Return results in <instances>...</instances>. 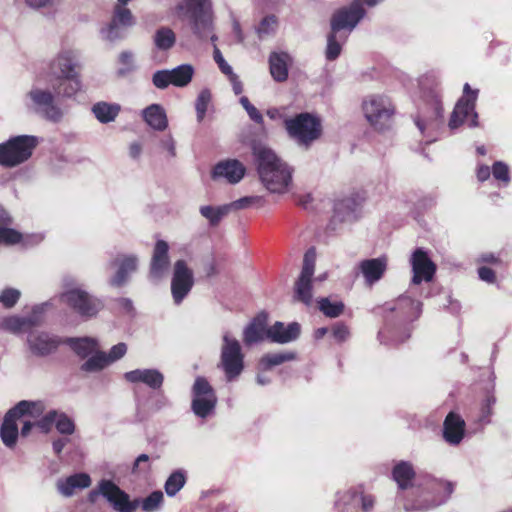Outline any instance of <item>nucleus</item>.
I'll use <instances>...</instances> for the list:
<instances>
[{
    "label": "nucleus",
    "instance_id": "1",
    "mask_svg": "<svg viewBox=\"0 0 512 512\" xmlns=\"http://www.w3.org/2000/svg\"><path fill=\"white\" fill-rule=\"evenodd\" d=\"M261 182L271 193L284 194L293 186V168L266 147L254 149Z\"/></svg>",
    "mask_w": 512,
    "mask_h": 512
},
{
    "label": "nucleus",
    "instance_id": "2",
    "mask_svg": "<svg viewBox=\"0 0 512 512\" xmlns=\"http://www.w3.org/2000/svg\"><path fill=\"white\" fill-rule=\"evenodd\" d=\"M76 68V53L71 50L61 51L51 61L45 80L57 95L70 97L81 88Z\"/></svg>",
    "mask_w": 512,
    "mask_h": 512
},
{
    "label": "nucleus",
    "instance_id": "3",
    "mask_svg": "<svg viewBox=\"0 0 512 512\" xmlns=\"http://www.w3.org/2000/svg\"><path fill=\"white\" fill-rule=\"evenodd\" d=\"M284 125L289 137L305 148L322 135L320 119L310 113H300L292 118H286Z\"/></svg>",
    "mask_w": 512,
    "mask_h": 512
},
{
    "label": "nucleus",
    "instance_id": "4",
    "mask_svg": "<svg viewBox=\"0 0 512 512\" xmlns=\"http://www.w3.org/2000/svg\"><path fill=\"white\" fill-rule=\"evenodd\" d=\"M44 411L41 402L21 401L14 408L10 409L3 420L0 436L7 447H13L18 437L17 420L23 416L38 418Z\"/></svg>",
    "mask_w": 512,
    "mask_h": 512
},
{
    "label": "nucleus",
    "instance_id": "5",
    "mask_svg": "<svg viewBox=\"0 0 512 512\" xmlns=\"http://www.w3.org/2000/svg\"><path fill=\"white\" fill-rule=\"evenodd\" d=\"M64 287L65 291L61 295L62 301L81 316H94L102 308L101 302L78 286L74 280H66Z\"/></svg>",
    "mask_w": 512,
    "mask_h": 512
},
{
    "label": "nucleus",
    "instance_id": "6",
    "mask_svg": "<svg viewBox=\"0 0 512 512\" xmlns=\"http://www.w3.org/2000/svg\"><path fill=\"white\" fill-rule=\"evenodd\" d=\"M38 141L33 136H17L0 144V164L14 167L26 161L36 147Z\"/></svg>",
    "mask_w": 512,
    "mask_h": 512
},
{
    "label": "nucleus",
    "instance_id": "7",
    "mask_svg": "<svg viewBox=\"0 0 512 512\" xmlns=\"http://www.w3.org/2000/svg\"><path fill=\"white\" fill-rule=\"evenodd\" d=\"M363 112L371 126L382 130L390 125L395 107L387 96L372 95L364 100Z\"/></svg>",
    "mask_w": 512,
    "mask_h": 512
},
{
    "label": "nucleus",
    "instance_id": "8",
    "mask_svg": "<svg viewBox=\"0 0 512 512\" xmlns=\"http://www.w3.org/2000/svg\"><path fill=\"white\" fill-rule=\"evenodd\" d=\"M244 355L239 341L226 332L223 335L221 347L220 365L225 372L228 381L238 377L244 367Z\"/></svg>",
    "mask_w": 512,
    "mask_h": 512
},
{
    "label": "nucleus",
    "instance_id": "9",
    "mask_svg": "<svg viewBox=\"0 0 512 512\" xmlns=\"http://www.w3.org/2000/svg\"><path fill=\"white\" fill-rule=\"evenodd\" d=\"M477 101V91H471L469 84L464 85L463 96L458 100L449 120L451 129L458 128L461 125L469 127L477 126L478 114L475 111Z\"/></svg>",
    "mask_w": 512,
    "mask_h": 512
},
{
    "label": "nucleus",
    "instance_id": "10",
    "mask_svg": "<svg viewBox=\"0 0 512 512\" xmlns=\"http://www.w3.org/2000/svg\"><path fill=\"white\" fill-rule=\"evenodd\" d=\"M186 11L194 19V32L201 38L208 37L211 33L212 16L209 11V0H185ZM179 14H184V7H179Z\"/></svg>",
    "mask_w": 512,
    "mask_h": 512
},
{
    "label": "nucleus",
    "instance_id": "11",
    "mask_svg": "<svg viewBox=\"0 0 512 512\" xmlns=\"http://www.w3.org/2000/svg\"><path fill=\"white\" fill-rule=\"evenodd\" d=\"M382 0H355L349 7H344L336 11L332 17L333 31H340L343 29L353 30L358 22L364 16V9L362 2L369 6H373Z\"/></svg>",
    "mask_w": 512,
    "mask_h": 512
},
{
    "label": "nucleus",
    "instance_id": "12",
    "mask_svg": "<svg viewBox=\"0 0 512 512\" xmlns=\"http://www.w3.org/2000/svg\"><path fill=\"white\" fill-rule=\"evenodd\" d=\"M217 402L213 388L203 377H198L193 385L192 409L199 417L208 416L215 408Z\"/></svg>",
    "mask_w": 512,
    "mask_h": 512
},
{
    "label": "nucleus",
    "instance_id": "13",
    "mask_svg": "<svg viewBox=\"0 0 512 512\" xmlns=\"http://www.w3.org/2000/svg\"><path fill=\"white\" fill-rule=\"evenodd\" d=\"M193 75V66L190 64H182L171 70H159L155 72L152 81L159 89H165L169 85L185 87L191 82Z\"/></svg>",
    "mask_w": 512,
    "mask_h": 512
},
{
    "label": "nucleus",
    "instance_id": "14",
    "mask_svg": "<svg viewBox=\"0 0 512 512\" xmlns=\"http://www.w3.org/2000/svg\"><path fill=\"white\" fill-rule=\"evenodd\" d=\"M316 253L309 249L304 256L301 274L295 284L296 298L306 305L312 303V276L315 270Z\"/></svg>",
    "mask_w": 512,
    "mask_h": 512
},
{
    "label": "nucleus",
    "instance_id": "15",
    "mask_svg": "<svg viewBox=\"0 0 512 512\" xmlns=\"http://www.w3.org/2000/svg\"><path fill=\"white\" fill-rule=\"evenodd\" d=\"M194 284L193 272L184 260H178L174 264L173 277L171 281V292L176 304L190 292Z\"/></svg>",
    "mask_w": 512,
    "mask_h": 512
},
{
    "label": "nucleus",
    "instance_id": "16",
    "mask_svg": "<svg viewBox=\"0 0 512 512\" xmlns=\"http://www.w3.org/2000/svg\"><path fill=\"white\" fill-rule=\"evenodd\" d=\"M99 493L102 494L112 507L118 512H134L138 501H130L129 495L121 490L110 480H102L99 485Z\"/></svg>",
    "mask_w": 512,
    "mask_h": 512
},
{
    "label": "nucleus",
    "instance_id": "17",
    "mask_svg": "<svg viewBox=\"0 0 512 512\" xmlns=\"http://www.w3.org/2000/svg\"><path fill=\"white\" fill-rule=\"evenodd\" d=\"M134 24L135 18L130 9L115 5L112 20L107 29L103 30V35L109 41L122 39L125 36V30Z\"/></svg>",
    "mask_w": 512,
    "mask_h": 512
},
{
    "label": "nucleus",
    "instance_id": "18",
    "mask_svg": "<svg viewBox=\"0 0 512 512\" xmlns=\"http://www.w3.org/2000/svg\"><path fill=\"white\" fill-rule=\"evenodd\" d=\"M429 489L436 493L443 492V495L441 497H439L438 499L433 500L431 503H426L427 494L423 493L421 495V497L423 498L422 502L413 504V503H410L409 501H407L404 504V509L408 512H415V511L427 510L429 508L438 506V505L444 503L449 498V496L452 494V492L454 490V485L451 482H444L441 480H431L429 482Z\"/></svg>",
    "mask_w": 512,
    "mask_h": 512
},
{
    "label": "nucleus",
    "instance_id": "19",
    "mask_svg": "<svg viewBox=\"0 0 512 512\" xmlns=\"http://www.w3.org/2000/svg\"><path fill=\"white\" fill-rule=\"evenodd\" d=\"M29 97L35 110L47 119L58 121L62 117V112L54 104L53 96L49 91L34 88L30 91Z\"/></svg>",
    "mask_w": 512,
    "mask_h": 512
},
{
    "label": "nucleus",
    "instance_id": "20",
    "mask_svg": "<svg viewBox=\"0 0 512 512\" xmlns=\"http://www.w3.org/2000/svg\"><path fill=\"white\" fill-rule=\"evenodd\" d=\"M411 265L413 270L412 282L414 284H420L422 281L429 282L432 280L436 271V266L423 249L419 248L413 253Z\"/></svg>",
    "mask_w": 512,
    "mask_h": 512
},
{
    "label": "nucleus",
    "instance_id": "21",
    "mask_svg": "<svg viewBox=\"0 0 512 512\" xmlns=\"http://www.w3.org/2000/svg\"><path fill=\"white\" fill-rule=\"evenodd\" d=\"M244 165L235 159H228L217 163L212 170L214 180H225L230 184H236L245 175Z\"/></svg>",
    "mask_w": 512,
    "mask_h": 512
},
{
    "label": "nucleus",
    "instance_id": "22",
    "mask_svg": "<svg viewBox=\"0 0 512 512\" xmlns=\"http://www.w3.org/2000/svg\"><path fill=\"white\" fill-rule=\"evenodd\" d=\"M267 316L259 314L244 329L243 341L250 346L268 339Z\"/></svg>",
    "mask_w": 512,
    "mask_h": 512
},
{
    "label": "nucleus",
    "instance_id": "23",
    "mask_svg": "<svg viewBox=\"0 0 512 512\" xmlns=\"http://www.w3.org/2000/svg\"><path fill=\"white\" fill-rule=\"evenodd\" d=\"M30 350L36 355H47L54 352L60 340L45 332H32L28 337Z\"/></svg>",
    "mask_w": 512,
    "mask_h": 512
},
{
    "label": "nucleus",
    "instance_id": "24",
    "mask_svg": "<svg viewBox=\"0 0 512 512\" xmlns=\"http://www.w3.org/2000/svg\"><path fill=\"white\" fill-rule=\"evenodd\" d=\"M300 335V325L296 322L287 326L282 322H276L268 329V340L274 343L285 344L296 340Z\"/></svg>",
    "mask_w": 512,
    "mask_h": 512
},
{
    "label": "nucleus",
    "instance_id": "25",
    "mask_svg": "<svg viewBox=\"0 0 512 512\" xmlns=\"http://www.w3.org/2000/svg\"><path fill=\"white\" fill-rule=\"evenodd\" d=\"M168 249V244L162 240L155 245L150 268V277L154 280L160 279L168 268Z\"/></svg>",
    "mask_w": 512,
    "mask_h": 512
},
{
    "label": "nucleus",
    "instance_id": "26",
    "mask_svg": "<svg viewBox=\"0 0 512 512\" xmlns=\"http://www.w3.org/2000/svg\"><path fill=\"white\" fill-rule=\"evenodd\" d=\"M53 423H55L57 430L62 434H72L74 432L75 426L73 421L65 414L56 411L49 412L39 420L38 427H40L43 432H48Z\"/></svg>",
    "mask_w": 512,
    "mask_h": 512
},
{
    "label": "nucleus",
    "instance_id": "27",
    "mask_svg": "<svg viewBox=\"0 0 512 512\" xmlns=\"http://www.w3.org/2000/svg\"><path fill=\"white\" fill-rule=\"evenodd\" d=\"M124 378L131 383H144L153 389L160 388L164 379L156 369H136L126 372Z\"/></svg>",
    "mask_w": 512,
    "mask_h": 512
},
{
    "label": "nucleus",
    "instance_id": "28",
    "mask_svg": "<svg viewBox=\"0 0 512 512\" xmlns=\"http://www.w3.org/2000/svg\"><path fill=\"white\" fill-rule=\"evenodd\" d=\"M464 420L456 413H449L444 421V439L452 445H457L461 442L464 435Z\"/></svg>",
    "mask_w": 512,
    "mask_h": 512
},
{
    "label": "nucleus",
    "instance_id": "29",
    "mask_svg": "<svg viewBox=\"0 0 512 512\" xmlns=\"http://www.w3.org/2000/svg\"><path fill=\"white\" fill-rule=\"evenodd\" d=\"M91 485V478L86 473H77L57 481V489L65 497L72 496L77 489H84Z\"/></svg>",
    "mask_w": 512,
    "mask_h": 512
},
{
    "label": "nucleus",
    "instance_id": "30",
    "mask_svg": "<svg viewBox=\"0 0 512 512\" xmlns=\"http://www.w3.org/2000/svg\"><path fill=\"white\" fill-rule=\"evenodd\" d=\"M390 310L395 311L397 315L401 316L403 319L412 321L420 316L422 304L420 301L414 300L408 296H401L395 301V304Z\"/></svg>",
    "mask_w": 512,
    "mask_h": 512
},
{
    "label": "nucleus",
    "instance_id": "31",
    "mask_svg": "<svg viewBox=\"0 0 512 512\" xmlns=\"http://www.w3.org/2000/svg\"><path fill=\"white\" fill-rule=\"evenodd\" d=\"M386 266L387 263L384 258L364 260L359 264L366 282L370 285L377 282L383 276Z\"/></svg>",
    "mask_w": 512,
    "mask_h": 512
},
{
    "label": "nucleus",
    "instance_id": "32",
    "mask_svg": "<svg viewBox=\"0 0 512 512\" xmlns=\"http://www.w3.org/2000/svg\"><path fill=\"white\" fill-rule=\"evenodd\" d=\"M291 58L287 53H272L269 57L270 73L277 82H283L288 77V66Z\"/></svg>",
    "mask_w": 512,
    "mask_h": 512
},
{
    "label": "nucleus",
    "instance_id": "33",
    "mask_svg": "<svg viewBox=\"0 0 512 512\" xmlns=\"http://www.w3.org/2000/svg\"><path fill=\"white\" fill-rule=\"evenodd\" d=\"M116 264L118 270L112 278L111 284L121 286L127 281L129 274L137 269V258L133 255H123L117 259Z\"/></svg>",
    "mask_w": 512,
    "mask_h": 512
},
{
    "label": "nucleus",
    "instance_id": "34",
    "mask_svg": "<svg viewBox=\"0 0 512 512\" xmlns=\"http://www.w3.org/2000/svg\"><path fill=\"white\" fill-rule=\"evenodd\" d=\"M145 122L153 129L163 131L168 121L165 110L158 104H152L142 112Z\"/></svg>",
    "mask_w": 512,
    "mask_h": 512
},
{
    "label": "nucleus",
    "instance_id": "35",
    "mask_svg": "<svg viewBox=\"0 0 512 512\" xmlns=\"http://www.w3.org/2000/svg\"><path fill=\"white\" fill-rule=\"evenodd\" d=\"M230 210L231 206L228 204L221 206L204 205L200 207L199 212L208 220L211 226H217Z\"/></svg>",
    "mask_w": 512,
    "mask_h": 512
},
{
    "label": "nucleus",
    "instance_id": "36",
    "mask_svg": "<svg viewBox=\"0 0 512 512\" xmlns=\"http://www.w3.org/2000/svg\"><path fill=\"white\" fill-rule=\"evenodd\" d=\"M95 117L102 123L113 121L120 111V106L117 104H109L106 102H99L92 108Z\"/></svg>",
    "mask_w": 512,
    "mask_h": 512
},
{
    "label": "nucleus",
    "instance_id": "37",
    "mask_svg": "<svg viewBox=\"0 0 512 512\" xmlns=\"http://www.w3.org/2000/svg\"><path fill=\"white\" fill-rule=\"evenodd\" d=\"M68 341L71 348L76 352L77 355L81 357L92 355L98 350V343L93 338L84 337L69 339Z\"/></svg>",
    "mask_w": 512,
    "mask_h": 512
},
{
    "label": "nucleus",
    "instance_id": "38",
    "mask_svg": "<svg viewBox=\"0 0 512 512\" xmlns=\"http://www.w3.org/2000/svg\"><path fill=\"white\" fill-rule=\"evenodd\" d=\"M31 325L32 322L29 319L17 316L5 317L0 320V329L14 334L27 330Z\"/></svg>",
    "mask_w": 512,
    "mask_h": 512
},
{
    "label": "nucleus",
    "instance_id": "39",
    "mask_svg": "<svg viewBox=\"0 0 512 512\" xmlns=\"http://www.w3.org/2000/svg\"><path fill=\"white\" fill-rule=\"evenodd\" d=\"M153 41L157 49L166 51L174 46L176 35L170 28L161 27L155 32Z\"/></svg>",
    "mask_w": 512,
    "mask_h": 512
},
{
    "label": "nucleus",
    "instance_id": "40",
    "mask_svg": "<svg viewBox=\"0 0 512 512\" xmlns=\"http://www.w3.org/2000/svg\"><path fill=\"white\" fill-rule=\"evenodd\" d=\"M413 476V468L411 464L407 462H401L393 469V478L401 489H406L409 486Z\"/></svg>",
    "mask_w": 512,
    "mask_h": 512
},
{
    "label": "nucleus",
    "instance_id": "41",
    "mask_svg": "<svg viewBox=\"0 0 512 512\" xmlns=\"http://www.w3.org/2000/svg\"><path fill=\"white\" fill-rule=\"evenodd\" d=\"M295 357L296 355L294 352L268 353L262 356L259 361V365L262 369H270L273 366L294 360Z\"/></svg>",
    "mask_w": 512,
    "mask_h": 512
},
{
    "label": "nucleus",
    "instance_id": "42",
    "mask_svg": "<svg viewBox=\"0 0 512 512\" xmlns=\"http://www.w3.org/2000/svg\"><path fill=\"white\" fill-rule=\"evenodd\" d=\"M186 475L183 470L173 472L165 483V492L168 496H175L185 485Z\"/></svg>",
    "mask_w": 512,
    "mask_h": 512
},
{
    "label": "nucleus",
    "instance_id": "43",
    "mask_svg": "<svg viewBox=\"0 0 512 512\" xmlns=\"http://www.w3.org/2000/svg\"><path fill=\"white\" fill-rule=\"evenodd\" d=\"M108 365H109V360H107L106 354L103 352H99L97 350L82 365V370H84L86 372H96V371H99V370L105 368Z\"/></svg>",
    "mask_w": 512,
    "mask_h": 512
},
{
    "label": "nucleus",
    "instance_id": "44",
    "mask_svg": "<svg viewBox=\"0 0 512 512\" xmlns=\"http://www.w3.org/2000/svg\"><path fill=\"white\" fill-rule=\"evenodd\" d=\"M319 309L328 317H338L344 309L342 302H331L328 298H322L318 301Z\"/></svg>",
    "mask_w": 512,
    "mask_h": 512
},
{
    "label": "nucleus",
    "instance_id": "45",
    "mask_svg": "<svg viewBox=\"0 0 512 512\" xmlns=\"http://www.w3.org/2000/svg\"><path fill=\"white\" fill-rule=\"evenodd\" d=\"M211 101V93L209 90H202L196 100L195 109L197 113V120L201 122L206 114L208 105Z\"/></svg>",
    "mask_w": 512,
    "mask_h": 512
},
{
    "label": "nucleus",
    "instance_id": "46",
    "mask_svg": "<svg viewBox=\"0 0 512 512\" xmlns=\"http://www.w3.org/2000/svg\"><path fill=\"white\" fill-rule=\"evenodd\" d=\"M264 204V198L262 196H246L243 198H240L236 201H233L232 203L228 204L231 206V210H240L247 207H250L252 205H259L262 206Z\"/></svg>",
    "mask_w": 512,
    "mask_h": 512
},
{
    "label": "nucleus",
    "instance_id": "47",
    "mask_svg": "<svg viewBox=\"0 0 512 512\" xmlns=\"http://www.w3.org/2000/svg\"><path fill=\"white\" fill-rule=\"evenodd\" d=\"M163 502V493L161 491H154L142 502V509L145 512H153L157 510Z\"/></svg>",
    "mask_w": 512,
    "mask_h": 512
},
{
    "label": "nucleus",
    "instance_id": "48",
    "mask_svg": "<svg viewBox=\"0 0 512 512\" xmlns=\"http://www.w3.org/2000/svg\"><path fill=\"white\" fill-rule=\"evenodd\" d=\"M339 31H333L331 28V34L328 36L327 40V49H326V57L329 60L336 59L341 52V44L336 41V34Z\"/></svg>",
    "mask_w": 512,
    "mask_h": 512
},
{
    "label": "nucleus",
    "instance_id": "49",
    "mask_svg": "<svg viewBox=\"0 0 512 512\" xmlns=\"http://www.w3.org/2000/svg\"><path fill=\"white\" fill-rule=\"evenodd\" d=\"M20 298V291L13 288H7L0 294V303L7 308L13 307Z\"/></svg>",
    "mask_w": 512,
    "mask_h": 512
},
{
    "label": "nucleus",
    "instance_id": "50",
    "mask_svg": "<svg viewBox=\"0 0 512 512\" xmlns=\"http://www.w3.org/2000/svg\"><path fill=\"white\" fill-rule=\"evenodd\" d=\"M22 240V235L13 230L8 228H2L0 229V241L4 242L6 244H16L19 243Z\"/></svg>",
    "mask_w": 512,
    "mask_h": 512
},
{
    "label": "nucleus",
    "instance_id": "51",
    "mask_svg": "<svg viewBox=\"0 0 512 512\" xmlns=\"http://www.w3.org/2000/svg\"><path fill=\"white\" fill-rule=\"evenodd\" d=\"M276 27L277 20L275 16H267L261 21L257 29V32L260 36L268 35L271 32H273L276 29Z\"/></svg>",
    "mask_w": 512,
    "mask_h": 512
},
{
    "label": "nucleus",
    "instance_id": "52",
    "mask_svg": "<svg viewBox=\"0 0 512 512\" xmlns=\"http://www.w3.org/2000/svg\"><path fill=\"white\" fill-rule=\"evenodd\" d=\"M492 173L495 179L503 181L505 184L509 182V169L506 164L496 162L493 165Z\"/></svg>",
    "mask_w": 512,
    "mask_h": 512
},
{
    "label": "nucleus",
    "instance_id": "53",
    "mask_svg": "<svg viewBox=\"0 0 512 512\" xmlns=\"http://www.w3.org/2000/svg\"><path fill=\"white\" fill-rule=\"evenodd\" d=\"M126 352H127V346L125 343H118L117 345H114L110 349L109 354H106L107 360H109V364L122 358L126 354Z\"/></svg>",
    "mask_w": 512,
    "mask_h": 512
},
{
    "label": "nucleus",
    "instance_id": "54",
    "mask_svg": "<svg viewBox=\"0 0 512 512\" xmlns=\"http://www.w3.org/2000/svg\"><path fill=\"white\" fill-rule=\"evenodd\" d=\"M214 60L217 63L221 72L225 75L229 76L234 73L232 67L225 61L220 50L216 46L214 47Z\"/></svg>",
    "mask_w": 512,
    "mask_h": 512
},
{
    "label": "nucleus",
    "instance_id": "55",
    "mask_svg": "<svg viewBox=\"0 0 512 512\" xmlns=\"http://www.w3.org/2000/svg\"><path fill=\"white\" fill-rule=\"evenodd\" d=\"M119 61L123 64V68L119 69V74L124 75L133 69V55L130 52H122Z\"/></svg>",
    "mask_w": 512,
    "mask_h": 512
},
{
    "label": "nucleus",
    "instance_id": "56",
    "mask_svg": "<svg viewBox=\"0 0 512 512\" xmlns=\"http://www.w3.org/2000/svg\"><path fill=\"white\" fill-rule=\"evenodd\" d=\"M333 336L339 342L345 341L349 336V330L345 325L337 324L333 327Z\"/></svg>",
    "mask_w": 512,
    "mask_h": 512
},
{
    "label": "nucleus",
    "instance_id": "57",
    "mask_svg": "<svg viewBox=\"0 0 512 512\" xmlns=\"http://www.w3.org/2000/svg\"><path fill=\"white\" fill-rule=\"evenodd\" d=\"M415 123H416L417 127L419 128L420 132L423 134L426 131L434 130L438 126V124L436 122L425 121L422 119H417L415 121Z\"/></svg>",
    "mask_w": 512,
    "mask_h": 512
},
{
    "label": "nucleus",
    "instance_id": "58",
    "mask_svg": "<svg viewBox=\"0 0 512 512\" xmlns=\"http://www.w3.org/2000/svg\"><path fill=\"white\" fill-rule=\"evenodd\" d=\"M246 112L249 115L250 119L253 120L254 122H256L257 124L263 123V116L254 105L249 107V109L246 110Z\"/></svg>",
    "mask_w": 512,
    "mask_h": 512
},
{
    "label": "nucleus",
    "instance_id": "59",
    "mask_svg": "<svg viewBox=\"0 0 512 512\" xmlns=\"http://www.w3.org/2000/svg\"><path fill=\"white\" fill-rule=\"evenodd\" d=\"M26 419L23 421V427L21 429V435L23 437H26L28 436V434L30 433V430L33 426L37 425L38 426V422L37 421L36 423L34 421H32L31 419H33L31 416H24Z\"/></svg>",
    "mask_w": 512,
    "mask_h": 512
},
{
    "label": "nucleus",
    "instance_id": "60",
    "mask_svg": "<svg viewBox=\"0 0 512 512\" xmlns=\"http://www.w3.org/2000/svg\"><path fill=\"white\" fill-rule=\"evenodd\" d=\"M25 1L29 6L34 7V8L52 6L57 2V0H25Z\"/></svg>",
    "mask_w": 512,
    "mask_h": 512
},
{
    "label": "nucleus",
    "instance_id": "61",
    "mask_svg": "<svg viewBox=\"0 0 512 512\" xmlns=\"http://www.w3.org/2000/svg\"><path fill=\"white\" fill-rule=\"evenodd\" d=\"M228 77L232 84L233 91L235 92V94L238 95V94L242 93L243 86H242V83L239 80L238 76L235 73H233L232 75H229Z\"/></svg>",
    "mask_w": 512,
    "mask_h": 512
},
{
    "label": "nucleus",
    "instance_id": "62",
    "mask_svg": "<svg viewBox=\"0 0 512 512\" xmlns=\"http://www.w3.org/2000/svg\"><path fill=\"white\" fill-rule=\"evenodd\" d=\"M362 508L364 511L370 510L374 505V499L372 496L363 495L361 496Z\"/></svg>",
    "mask_w": 512,
    "mask_h": 512
},
{
    "label": "nucleus",
    "instance_id": "63",
    "mask_svg": "<svg viewBox=\"0 0 512 512\" xmlns=\"http://www.w3.org/2000/svg\"><path fill=\"white\" fill-rule=\"evenodd\" d=\"M494 279V272L486 267H482V281L492 283L494 282Z\"/></svg>",
    "mask_w": 512,
    "mask_h": 512
},
{
    "label": "nucleus",
    "instance_id": "64",
    "mask_svg": "<svg viewBox=\"0 0 512 512\" xmlns=\"http://www.w3.org/2000/svg\"><path fill=\"white\" fill-rule=\"evenodd\" d=\"M66 440L64 439H58L56 441L53 442V450L56 454H60L61 451L63 450V448L65 447L66 445Z\"/></svg>",
    "mask_w": 512,
    "mask_h": 512
}]
</instances>
